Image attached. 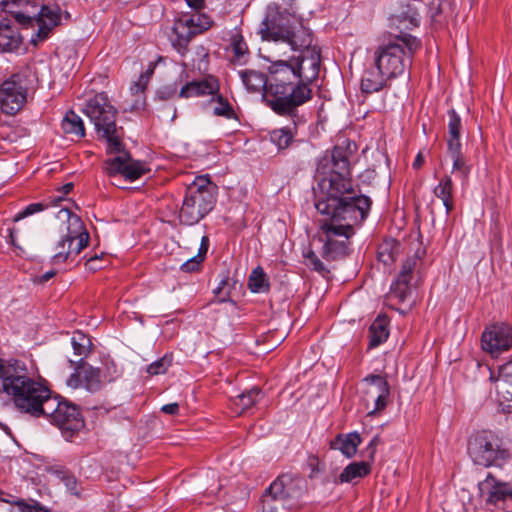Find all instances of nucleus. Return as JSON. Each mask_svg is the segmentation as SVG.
<instances>
[{"instance_id":"1","label":"nucleus","mask_w":512,"mask_h":512,"mask_svg":"<svg viewBox=\"0 0 512 512\" xmlns=\"http://www.w3.org/2000/svg\"><path fill=\"white\" fill-rule=\"evenodd\" d=\"M356 151V143L345 139L317 162L320 178L313 188L314 205L320 214L328 216L320 222L323 242L320 253L326 261L349 255L354 227L367 218L371 208L372 200L366 195H356L353 188L351 159Z\"/></svg>"},{"instance_id":"2","label":"nucleus","mask_w":512,"mask_h":512,"mask_svg":"<svg viewBox=\"0 0 512 512\" xmlns=\"http://www.w3.org/2000/svg\"><path fill=\"white\" fill-rule=\"evenodd\" d=\"M421 2L408 0L401 6V11L392 16V24L401 33L387 43L379 45L374 51V64L390 79L403 75L411 67L414 54L421 49V40L403 30H412L420 24L419 9Z\"/></svg>"},{"instance_id":"3","label":"nucleus","mask_w":512,"mask_h":512,"mask_svg":"<svg viewBox=\"0 0 512 512\" xmlns=\"http://www.w3.org/2000/svg\"><path fill=\"white\" fill-rule=\"evenodd\" d=\"M0 394L9 396L15 407L32 417L40 418L52 398L51 390L36 381L20 360L0 358Z\"/></svg>"},{"instance_id":"4","label":"nucleus","mask_w":512,"mask_h":512,"mask_svg":"<svg viewBox=\"0 0 512 512\" xmlns=\"http://www.w3.org/2000/svg\"><path fill=\"white\" fill-rule=\"evenodd\" d=\"M268 72L270 82L266 93L262 94V101L276 115L290 118L295 128L304 122L299 108L313 99L312 86L297 78L292 70L282 69L271 62Z\"/></svg>"},{"instance_id":"5","label":"nucleus","mask_w":512,"mask_h":512,"mask_svg":"<svg viewBox=\"0 0 512 512\" xmlns=\"http://www.w3.org/2000/svg\"><path fill=\"white\" fill-rule=\"evenodd\" d=\"M10 16L22 29L34 28L30 43L33 46L45 42L61 25V8L57 4L49 5L45 0H12Z\"/></svg>"},{"instance_id":"6","label":"nucleus","mask_w":512,"mask_h":512,"mask_svg":"<svg viewBox=\"0 0 512 512\" xmlns=\"http://www.w3.org/2000/svg\"><path fill=\"white\" fill-rule=\"evenodd\" d=\"M83 113L94 124L98 139L105 141L107 154L123 150V127L117 126V109L110 103L105 92L90 98Z\"/></svg>"},{"instance_id":"7","label":"nucleus","mask_w":512,"mask_h":512,"mask_svg":"<svg viewBox=\"0 0 512 512\" xmlns=\"http://www.w3.org/2000/svg\"><path fill=\"white\" fill-rule=\"evenodd\" d=\"M218 187L208 175L197 176L186 187L178 219L182 225L199 223L215 207Z\"/></svg>"},{"instance_id":"8","label":"nucleus","mask_w":512,"mask_h":512,"mask_svg":"<svg viewBox=\"0 0 512 512\" xmlns=\"http://www.w3.org/2000/svg\"><path fill=\"white\" fill-rule=\"evenodd\" d=\"M306 492L307 484L301 477L282 474L266 489L262 512H278L279 506L287 510L298 509Z\"/></svg>"},{"instance_id":"9","label":"nucleus","mask_w":512,"mask_h":512,"mask_svg":"<svg viewBox=\"0 0 512 512\" xmlns=\"http://www.w3.org/2000/svg\"><path fill=\"white\" fill-rule=\"evenodd\" d=\"M45 407L42 417L47 418L52 425L58 427L65 440L71 441L85 428L81 409L75 403L59 395H53Z\"/></svg>"},{"instance_id":"10","label":"nucleus","mask_w":512,"mask_h":512,"mask_svg":"<svg viewBox=\"0 0 512 512\" xmlns=\"http://www.w3.org/2000/svg\"><path fill=\"white\" fill-rule=\"evenodd\" d=\"M59 217L67 220L66 233L55 246V254L52 257L53 264L65 263L73 260L88 245L90 236L81 218L69 209L59 211Z\"/></svg>"},{"instance_id":"11","label":"nucleus","mask_w":512,"mask_h":512,"mask_svg":"<svg viewBox=\"0 0 512 512\" xmlns=\"http://www.w3.org/2000/svg\"><path fill=\"white\" fill-rule=\"evenodd\" d=\"M468 453L475 464L483 467L501 466L510 457L509 450L503 447L502 439L487 430L477 432L470 439Z\"/></svg>"},{"instance_id":"12","label":"nucleus","mask_w":512,"mask_h":512,"mask_svg":"<svg viewBox=\"0 0 512 512\" xmlns=\"http://www.w3.org/2000/svg\"><path fill=\"white\" fill-rule=\"evenodd\" d=\"M276 66L284 69L288 68L296 74V77L311 85L318 78L321 66V49L315 46L299 53L298 56H292L289 59H278L270 61Z\"/></svg>"},{"instance_id":"13","label":"nucleus","mask_w":512,"mask_h":512,"mask_svg":"<svg viewBox=\"0 0 512 512\" xmlns=\"http://www.w3.org/2000/svg\"><path fill=\"white\" fill-rule=\"evenodd\" d=\"M27 77L24 73L12 74L0 86V108L9 116L16 115L27 101Z\"/></svg>"},{"instance_id":"14","label":"nucleus","mask_w":512,"mask_h":512,"mask_svg":"<svg viewBox=\"0 0 512 512\" xmlns=\"http://www.w3.org/2000/svg\"><path fill=\"white\" fill-rule=\"evenodd\" d=\"M113 154L119 155L104 161L105 172L110 177L122 175L132 182L150 172L145 162L132 159L130 152L125 150L124 144L123 150Z\"/></svg>"},{"instance_id":"15","label":"nucleus","mask_w":512,"mask_h":512,"mask_svg":"<svg viewBox=\"0 0 512 512\" xmlns=\"http://www.w3.org/2000/svg\"><path fill=\"white\" fill-rule=\"evenodd\" d=\"M419 262L416 255L407 257L401 265V269L392 282L389 292L386 294L388 302H395L397 304L406 302L412 294V279L414 277V270Z\"/></svg>"},{"instance_id":"16","label":"nucleus","mask_w":512,"mask_h":512,"mask_svg":"<svg viewBox=\"0 0 512 512\" xmlns=\"http://www.w3.org/2000/svg\"><path fill=\"white\" fill-rule=\"evenodd\" d=\"M481 340L483 349L493 357H498L502 352L512 349V325L495 323L483 331Z\"/></svg>"},{"instance_id":"17","label":"nucleus","mask_w":512,"mask_h":512,"mask_svg":"<svg viewBox=\"0 0 512 512\" xmlns=\"http://www.w3.org/2000/svg\"><path fill=\"white\" fill-rule=\"evenodd\" d=\"M365 389L363 393L366 397V402H374V408L368 415H374L382 412L388 405L390 395V385L386 377L382 375L369 374L363 380Z\"/></svg>"},{"instance_id":"18","label":"nucleus","mask_w":512,"mask_h":512,"mask_svg":"<svg viewBox=\"0 0 512 512\" xmlns=\"http://www.w3.org/2000/svg\"><path fill=\"white\" fill-rule=\"evenodd\" d=\"M263 38L273 41H281L288 30L294 25L291 23V16L286 11L270 9L263 21Z\"/></svg>"},{"instance_id":"19","label":"nucleus","mask_w":512,"mask_h":512,"mask_svg":"<svg viewBox=\"0 0 512 512\" xmlns=\"http://www.w3.org/2000/svg\"><path fill=\"white\" fill-rule=\"evenodd\" d=\"M13 17L0 19V52L16 53L23 45V36L15 26Z\"/></svg>"},{"instance_id":"20","label":"nucleus","mask_w":512,"mask_h":512,"mask_svg":"<svg viewBox=\"0 0 512 512\" xmlns=\"http://www.w3.org/2000/svg\"><path fill=\"white\" fill-rule=\"evenodd\" d=\"M191 24H193V20L184 16L176 19L173 24L170 40L173 47L181 54L187 52L191 40L199 35Z\"/></svg>"},{"instance_id":"21","label":"nucleus","mask_w":512,"mask_h":512,"mask_svg":"<svg viewBox=\"0 0 512 512\" xmlns=\"http://www.w3.org/2000/svg\"><path fill=\"white\" fill-rule=\"evenodd\" d=\"M220 90V83L214 76H207L200 80L187 82L179 91L178 97L192 98L214 95Z\"/></svg>"},{"instance_id":"22","label":"nucleus","mask_w":512,"mask_h":512,"mask_svg":"<svg viewBox=\"0 0 512 512\" xmlns=\"http://www.w3.org/2000/svg\"><path fill=\"white\" fill-rule=\"evenodd\" d=\"M480 490L482 493H487V504L498 505L508 498H512L511 486L507 483L498 482L491 473L480 483Z\"/></svg>"},{"instance_id":"23","label":"nucleus","mask_w":512,"mask_h":512,"mask_svg":"<svg viewBox=\"0 0 512 512\" xmlns=\"http://www.w3.org/2000/svg\"><path fill=\"white\" fill-rule=\"evenodd\" d=\"M281 41L287 43L292 50L299 53L316 46L313 44L314 36L312 31L301 23L294 24Z\"/></svg>"},{"instance_id":"24","label":"nucleus","mask_w":512,"mask_h":512,"mask_svg":"<svg viewBox=\"0 0 512 512\" xmlns=\"http://www.w3.org/2000/svg\"><path fill=\"white\" fill-rule=\"evenodd\" d=\"M390 80L391 79L387 75H384V72L375 65L366 68L361 77V92L364 94H373L390 88Z\"/></svg>"},{"instance_id":"25","label":"nucleus","mask_w":512,"mask_h":512,"mask_svg":"<svg viewBox=\"0 0 512 512\" xmlns=\"http://www.w3.org/2000/svg\"><path fill=\"white\" fill-rule=\"evenodd\" d=\"M372 467L369 461H354L349 463L336 477L333 482L336 485L344 483H353L356 480L362 479L371 473Z\"/></svg>"},{"instance_id":"26","label":"nucleus","mask_w":512,"mask_h":512,"mask_svg":"<svg viewBox=\"0 0 512 512\" xmlns=\"http://www.w3.org/2000/svg\"><path fill=\"white\" fill-rule=\"evenodd\" d=\"M361 442V436L357 432L338 434L330 442V448L339 450L346 458H352L356 455Z\"/></svg>"},{"instance_id":"27","label":"nucleus","mask_w":512,"mask_h":512,"mask_svg":"<svg viewBox=\"0 0 512 512\" xmlns=\"http://www.w3.org/2000/svg\"><path fill=\"white\" fill-rule=\"evenodd\" d=\"M240 77L249 92L256 93L262 91V94L266 93L270 82V73L268 71L264 74L255 70H243L240 72Z\"/></svg>"},{"instance_id":"28","label":"nucleus","mask_w":512,"mask_h":512,"mask_svg":"<svg viewBox=\"0 0 512 512\" xmlns=\"http://www.w3.org/2000/svg\"><path fill=\"white\" fill-rule=\"evenodd\" d=\"M389 321L386 316L379 315L372 322L368 330V349H374L384 343L389 336Z\"/></svg>"},{"instance_id":"29","label":"nucleus","mask_w":512,"mask_h":512,"mask_svg":"<svg viewBox=\"0 0 512 512\" xmlns=\"http://www.w3.org/2000/svg\"><path fill=\"white\" fill-rule=\"evenodd\" d=\"M448 126H447V150L462 148L461 144V117L454 109L448 111Z\"/></svg>"},{"instance_id":"30","label":"nucleus","mask_w":512,"mask_h":512,"mask_svg":"<svg viewBox=\"0 0 512 512\" xmlns=\"http://www.w3.org/2000/svg\"><path fill=\"white\" fill-rule=\"evenodd\" d=\"M453 191L454 184L449 175H444L433 189L434 195L442 200L447 215L454 210Z\"/></svg>"},{"instance_id":"31","label":"nucleus","mask_w":512,"mask_h":512,"mask_svg":"<svg viewBox=\"0 0 512 512\" xmlns=\"http://www.w3.org/2000/svg\"><path fill=\"white\" fill-rule=\"evenodd\" d=\"M210 241L207 235H204L201 238L200 247L198 249L197 255L191 257L187 261H185L181 266L180 270L184 273H195L199 272L202 269V263L204 262L208 249H209Z\"/></svg>"},{"instance_id":"32","label":"nucleus","mask_w":512,"mask_h":512,"mask_svg":"<svg viewBox=\"0 0 512 512\" xmlns=\"http://www.w3.org/2000/svg\"><path fill=\"white\" fill-rule=\"evenodd\" d=\"M61 127L66 135H70L72 139L83 138L85 136V128L82 119L73 110H69L61 123Z\"/></svg>"},{"instance_id":"33","label":"nucleus","mask_w":512,"mask_h":512,"mask_svg":"<svg viewBox=\"0 0 512 512\" xmlns=\"http://www.w3.org/2000/svg\"><path fill=\"white\" fill-rule=\"evenodd\" d=\"M230 46L232 51L231 62L244 65L250 58V51L241 33H234L230 38Z\"/></svg>"},{"instance_id":"34","label":"nucleus","mask_w":512,"mask_h":512,"mask_svg":"<svg viewBox=\"0 0 512 512\" xmlns=\"http://www.w3.org/2000/svg\"><path fill=\"white\" fill-rule=\"evenodd\" d=\"M401 244L396 239H385L377 249L378 260L384 265L393 264L400 252Z\"/></svg>"},{"instance_id":"35","label":"nucleus","mask_w":512,"mask_h":512,"mask_svg":"<svg viewBox=\"0 0 512 512\" xmlns=\"http://www.w3.org/2000/svg\"><path fill=\"white\" fill-rule=\"evenodd\" d=\"M296 134L297 126L295 128L294 126H286L279 129H274L270 132L269 136L271 142L277 146L278 150H285L292 145Z\"/></svg>"},{"instance_id":"36","label":"nucleus","mask_w":512,"mask_h":512,"mask_svg":"<svg viewBox=\"0 0 512 512\" xmlns=\"http://www.w3.org/2000/svg\"><path fill=\"white\" fill-rule=\"evenodd\" d=\"M83 387L89 392L99 391L101 382V370L94 368L82 360Z\"/></svg>"},{"instance_id":"37","label":"nucleus","mask_w":512,"mask_h":512,"mask_svg":"<svg viewBox=\"0 0 512 512\" xmlns=\"http://www.w3.org/2000/svg\"><path fill=\"white\" fill-rule=\"evenodd\" d=\"M248 287L253 293H267L270 290V281L262 267L257 266L252 270Z\"/></svg>"},{"instance_id":"38","label":"nucleus","mask_w":512,"mask_h":512,"mask_svg":"<svg viewBox=\"0 0 512 512\" xmlns=\"http://www.w3.org/2000/svg\"><path fill=\"white\" fill-rule=\"evenodd\" d=\"M447 151L453 161L452 173L456 174L463 182H467L471 168L464 158L462 148Z\"/></svg>"},{"instance_id":"39","label":"nucleus","mask_w":512,"mask_h":512,"mask_svg":"<svg viewBox=\"0 0 512 512\" xmlns=\"http://www.w3.org/2000/svg\"><path fill=\"white\" fill-rule=\"evenodd\" d=\"M260 394L261 390L258 387H252L251 389L237 395L233 399V403L239 407V412L243 413L256 404V402L259 400Z\"/></svg>"},{"instance_id":"40","label":"nucleus","mask_w":512,"mask_h":512,"mask_svg":"<svg viewBox=\"0 0 512 512\" xmlns=\"http://www.w3.org/2000/svg\"><path fill=\"white\" fill-rule=\"evenodd\" d=\"M218 286L213 290L214 294L221 298V301H225L231 295V291L236 289L238 281L229 276L228 271H223L219 275Z\"/></svg>"},{"instance_id":"41","label":"nucleus","mask_w":512,"mask_h":512,"mask_svg":"<svg viewBox=\"0 0 512 512\" xmlns=\"http://www.w3.org/2000/svg\"><path fill=\"white\" fill-rule=\"evenodd\" d=\"M213 96H215V98H213L212 101L216 102V106L213 109L215 116L224 117L226 119H237V114L227 98L219 92Z\"/></svg>"},{"instance_id":"42","label":"nucleus","mask_w":512,"mask_h":512,"mask_svg":"<svg viewBox=\"0 0 512 512\" xmlns=\"http://www.w3.org/2000/svg\"><path fill=\"white\" fill-rule=\"evenodd\" d=\"M72 347L74 350V353L81 357H86L90 353V346H91V340L90 338L82 333V332H76L74 333L72 339H71Z\"/></svg>"},{"instance_id":"43","label":"nucleus","mask_w":512,"mask_h":512,"mask_svg":"<svg viewBox=\"0 0 512 512\" xmlns=\"http://www.w3.org/2000/svg\"><path fill=\"white\" fill-rule=\"evenodd\" d=\"M172 365V355L165 354L160 359L152 362L146 368V372L150 376L162 375L167 372Z\"/></svg>"},{"instance_id":"44","label":"nucleus","mask_w":512,"mask_h":512,"mask_svg":"<svg viewBox=\"0 0 512 512\" xmlns=\"http://www.w3.org/2000/svg\"><path fill=\"white\" fill-rule=\"evenodd\" d=\"M187 19H192L193 24L192 27L198 32V34H202L207 31L211 26L213 21L211 18L204 13H197L193 15H183Z\"/></svg>"},{"instance_id":"45","label":"nucleus","mask_w":512,"mask_h":512,"mask_svg":"<svg viewBox=\"0 0 512 512\" xmlns=\"http://www.w3.org/2000/svg\"><path fill=\"white\" fill-rule=\"evenodd\" d=\"M56 476L63 482L66 488L73 494L79 495L80 490L78 489L77 478L68 470L60 469L56 470Z\"/></svg>"},{"instance_id":"46","label":"nucleus","mask_w":512,"mask_h":512,"mask_svg":"<svg viewBox=\"0 0 512 512\" xmlns=\"http://www.w3.org/2000/svg\"><path fill=\"white\" fill-rule=\"evenodd\" d=\"M304 257L306 259V265L312 270L320 273L322 276L330 273L329 269L325 267L323 262L319 259L314 251L309 250L304 254Z\"/></svg>"},{"instance_id":"47","label":"nucleus","mask_w":512,"mask_h":512,"mask_svg":"<svg viewBox=\"0 0 512 512\" xmlns=\"http://www.w3.org/2000/svg\"><path fill=\"white\" fill-rule=\"evenodd\" d=\"M178 86L176 83H170L159 87L156 90V98L162 101L172 99L177 95Z\"/></svg>"},{"instance_id":"48","label":"nucleus","mask_w":512,"mask_h":512,"mask_svg":"<svg viewBox=\"0 0 512 512\" xmlns=\"http://www.w3.org/2000/svg\"><path fill=\"white\" fill-rule=\"evenodd\" d=\"M44 209V205L42 203H32L26 206L23 210L19 211L13 218L14 222H18L30 215H33L37 212H40Z\"/></svg>"},{"instance_id":"49","label":"nucleus","mask_w":512,"mask_h":512,"mask_svg":"<svg viewBox=\"0 0 512 512\" xmlns=\"http://www.w3.org/2000/svg\"><path fill=\"white\" fill-rule=\"evenodd\" d=\"M308 467L310 468V473L308 477L310 479H313L318 476L321 472L325 469V464L320 461V459L317 456H310L308 458Z\"/></svg>"},{"instance_id":"50","label":"nucleus","mask_w":512,"mask_h":512,"mask_svg":"<svg viewBox=\"0 0 512 512\" xmlns=\"http://www.w3.org/2000/svg\"><path fill=\"white\" fill-rule=\"evenodd\" d=\"M82 358L79 361V365L75 368V372L72 373L67 379V385L72 388H78L83 386V373H82Z\"/></svg>"},{"instance_id":"51","label":"nucleus","mask_w":512,"mask_h":512,"mask_svg":"<svg viewBox=\"0 0 512 512\" xmlns=\"http://www.w3.org/2000/svg\"><path fill=\"white\" fill-rule=\"evenodd\" d=\"M446 0H432L428 6V12L432 21H436L437 17L443 12V6Z\"/></svg>"},{"instance_id":"52","label":"nucleus","mask_w":512,"mask_h":512,"mask_svg":"<svg viewBox=\"0 0 512 512\" xmlns=\"http://www.w3.org/2000/svg\"><path fill=\"white\" fill-rule=\"evenodd\" d=\"M15 504L18 507L19 512H49V510L43 508L39 503L32 505L26 504L23 500L16 501Z\"/></svg>"},{"instance_id":"53","label":"nucleus","mask_w":512,"mask_h":512,"mask_svg":"<svg viewBox=\"0 0 512 512\" xmlns=\"http://www.w3.org/2000/svg\"><path fill=\"white\" fill-rule=\"evenodd\" d=\"M382 443V440H381V437L377 434L375 435L371 441L369 442V444L367 445L366 447V451L368 452V458L371 462L374 461L375 459V454H376V448L379 444Z\"/></svg>"},{"instance_id":"54","label":"nucleus","mask_w":512,"mask_h":512,"mask_svg":"<svg viewBox=\"0 0 512 512\" xmlns=\"http://www.w3.org/2000/svg\"><path fill=\"white\" fill-rule=\"evenodd\" d=\"M499 377L505 382L512 384V360L499 368Z\"/></svg>"},{"instance_id":"55","label":"nucleus","mask_w":512,"mask_h":512,"mask_svg":"<svg viewBox=\"0 0 512 512\" xmlns=\"http://www.w3.org/2000/svg\"><path fill=\"white\" fill-rule=\"evenodd\" d=\"M161 411L165 414L177 415L179 413V405L176 402L165 404L161 407Z\"/></svg>"},{"instance_id":"56","label":"nucleus","mask_w":512,"mask_h":512,"mask_svg":"<svg viewBox=\"0 0 512 512\" xmlns=\"http://www.w3.org/2000/svg\"><path fill=\"white\" fill-rule=\"evenodd\" d=\"M100 260V257L98 255H94V256H90L86 262H85V266L89 269V270H93V271H96V270H99L102 268V266L98 265L97 262Z\"/></svg>"},{"instance_id":"57","label":"nucleus","mask_w":512,"mask_h":512,"mask_svg":"<svg viewBox=\"0 0 512 512\" xmlns=\"http://www.w3.org/2000/svg\"><path fill=\"white\" fill-rule=\"evenodd\" d=\"M186 4L195 11L205 8V0H185Z\"/></svg>"},{"instance_id":"58","label":"nucleus","mask_w":512,"mask_h":512,"mask_svg":"<svg viewBox=\"0 0 512 512\" xmlns=\"http://www.w3.org/2000/svg\"><path fill=\"white\" fill-rule=\"evenodd\" d=\"M359 178L363 182L370 183L375 178V170L367 169L359 175Z\"/></svg>"},{"instance_id":"59","label":"nucleus","mask_w":512,"mask_h":512,"mask_svg":"<svg viewBox=\"0 0 512 512\" xmlns=\"http://www.w3.org/2000/svg\"><path fill=\"white\" fill-rule=\"evenodd\" d=\"M424 162H425L424 155H423L422 152H419L416 155V157H415V159H414V161L412 163V167L415 170H418V169H420L423 166Z\"/></svg>"},{"instance_id":"60","label":"nucleus","mask_w":512,"mask_h":512,"mask_svg":"<svg viewBox=\"0 0 512 512\" xmlns=\"http://www.w3.org/2000/svg\"><path fill=\"white\" fill-rule=\"evenodd\" d=\"M56 270H50V271H47L45 273H43L42 275L38 276V283H45L47 281H49L51 278H53L55 275H56Z\"/></svg>"},{"instance_id":"61","label":"nucleus","mask_w":512,"mask_h":512,"mask_svg":"<svg viewBox=\"0 0 512 512\" xmlns=\"http://www.w3.org/2000/svg\"><path fill=\"white\" fill-rule=\"evenodd\" d=\"M11 2H12V0H0V6H2V10L9 15H10V10H11V7H10Z\"/></svg>"},{"instance_id":"62","label":"nucleus","mask_w":512,"mask_h":512,"mask_svg":"<svg viewBox=\"0 0 512 512\" xmlns=\"http://www.w3.org/2000/svg\"><path fill=\"white\" fill-rule=\"evenodd\" d=\"M73 188H74L73 183L69 182V183L64 184V185L61 187L60 191H61L64 195H67V194H69V193L73 190Z\"/></svg>"},{"instance_id":"63","label":"nucleus","mask_w":512,"mask_h":512,"mask_svg":"<svg viewBox=\"0 0 512 512\" xmlns=\"http://www.w3.org/2000/svg\"><path fill=\"white\" fill-rule=\"evenodd\" d=\"M15 232H16V229L15 228H8V237H9V242L13 245V246H17L16 243H15Z\"/></svg>"},{"instance_id":"64","label":"nucleus","mask_w":512,"mask_h":512,"mask_svg":"<svg viewBox=\"0 0 512 512\" xmlns=\"http://www.w3.org/2000/svg\"><path fill=\"white\" fill-rule=\"evenodd\" d=\"M154 72V68H150L149 70L146 71V73L142 74L141 77H140V82H145L147 83L149 77L153 74Z\"/></svg>"}]
</instances>
